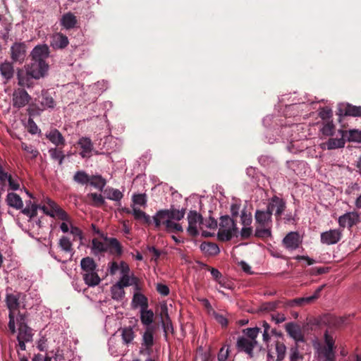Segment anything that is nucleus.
<instances>
[{"label":"nucleus","instance_id":"obj_1","mask_svg":"<svg viewBox=\"0 0 361 361\" xmlns=\"http://www.w3.org/2000/svg\"><path fill=\"white\" fill-rule=\"evenodd\" d=\"M41 209L47 215L62 221L59 228L63 233L70 232L73 236V240L76 238L82 240L83 234L81 229L73 224L71 216L54 200L49 197L45 198Z\"/></svg>","mask_w":361,"mask_h":361},{"label":"nucleus","instance_id":"obj_2","mask_svg":"<svg viewBox=\"0 0 361 361\" xmlns=\"http://www.w3.org/2000/svg\"><path fill=\"white\" fill-rule=\"evenodd\" d=\"M185 214V209L179 210L171 208L159 210L152 217L154 227L160 228L163 226L169 233L182 232L183 227L178 221L183 219Z\"/></svg>","mask_w":361,"mask_h":361},{"label":"nucleus","instance_id":"obj_3","mask_svg":"<svg viewBox=\"0 0 361 361\" xmlns=\"http://www.w3.org/2000/svg\"><path fill=\"white\" fill-rule=\"evenodd\" d=\"M49 51L47 44L37 45L31 52V63L25 67L29 71V74L35 80H39L43 78L48 69L49 65L46 63V59L49 57Z\"/></svg>","mask_w":361,"mask_h":361},{"label":"nucleus","instance_id":"obj_4","mask_svg":"<svg viewBox=\"0 0 361 361\" xmlns=\"http://www.w3.org/2000/svg\"><path fill=\"white\" fill-rule=\"evenodd\" d=\"M272 213L267 207V210L257 209L255 214L256 228L255 235L260 238H267L271 236Z\"/></svg>","mask_w":361,"mask_h":361},{"label":"nucleus","instance_id":"obj_5","mask_svg":"<svg viewBox=\"0 0 361 361\" xmlns=\"http://www.w3.org/2000/svg\"><path fill=\"white\" fill-rule=\"evenodd\" d=\"M81 274L85 283L89 287L99 284L101 279L97 273V265L90 257H84L80 261Z\"/></svg>","mask_w":361,"mask_h":361},{"label":"nucleus","instance_id":"obj_6","mask_svg":"<svg viewBox=\"0 0 361 361\" xmlns=\"http://www.w3.org/2000/svg\"><path fill=\"white\" fill-rule=\"evenodd\" d=\"M259 329L247 328L243 330V335L238 338L236 347L240 352H245L250 356H252L253 349L256 347V340L259 334Z\"/></svg>","mask_w":361,"mask_h":361},{"label":"nucleus","instance_id":"obj_7","mask_svg":"<svg viewBox=\"0 0 361 361\" xmlns=\"http://www.w3.org/2000/svg\"><path fill=\"white\" fill-rule=\"evenodd\" d=\"M238 233V228L234 220L226 215L220 218L217 237L219 240L228 241Z\"/></svg>","mask_w":361,"mask_h":361},{"label":"nucleus","instance_id":"obj_8","mask_svg":"<svg viewBox=\"0 0 361 361\" xmlns=\"http://www.w3.org/2000/svg\"><path fill=\"white\" fill-rule=\"evenodd\" d=\"M55 105V101L49 94L48 91L42 90L41 96L39 97V104H30L27 109V112L30 116L39 115L47 109H54Z\"/></svg>","mask_w":361,"mask_h":361},{"label":"nucleus","instance_id":"obj_9","mask_svg":"<svg viewBox=\"0 0 361 361\" xmlns=\"http://www.w3.org/2000/svg\"><path fill=\"white\" fill-rule=\"evenodd\" d=\"M325 345L320 347L317 350V357L319 361H335V340L326 330L324 335Z\"/></svg>","mask_w":361,"mask_h":361},{"label":"nucleus","instance_id":"obj_10","mask_svg":"<svg viewBox=\"0 0 361 361\" xmlns=\"http://www.w3.org/2000/svg\"><path fill=\"white\" fill-rule=\"evenodd\" d=\"M17 322L18 324V331L17 335L18 346L21 350H25V343L32 341V330L25 323V317L23 314L18 315L17 317Z\"/></svg>","mask_w":361,"mask_h":361},{"label":"nucleus","instance_id":"obj_11","mask_svg":"<svg viewBox=\"0 0 361 361\" xmlns=\"http://www.w3.org/2000/svg\"><path fill=\"white\" fill-rule=\"evenodd\" d=\"M303 235L298 231H290L283 238L281 244L289 252L302 248Z\"/></svg>","mask_w":361,"mask_h":361},{"label":"nucleus","instance_id":"obj_12","mask_svg":"<svg viewBox=\"0 0 361 361\" xmlns=\"http://www.w3.org/2000/svg\"><path fill=\"white\" fill-rule=\"evenodd\" d=\"M360 222V214L355 210L347 212L338 218V224L342 231L345 228L351 230L353 226H357Z\"/></svg>","mask_w":361,"mask_h":361},{"label":"nucleus","instance_id":"obj_13","mask_svg":"<svg viewBox=\"0 0 361 361\" xmlns=\"http://www.w3.org/2000/svg\"><path fill=\"white\" fill-rule=\"evenodd\" d=\"M6 304L9 310L8 329L12 334L16 332L14 312L19 307V298L13 294H8L6 297Z\"/></svg>","mask_w":361,"mask_h":361},{"label":"nucleus","instance_id":"obj_14","mask_svg":"<svg viewBox=\"0 0 361 361\" xmlns=\"http://www.w3.org/2000/svg\"><path fill=\"white\" fill-rule=\"evenodd\" d=\"M31 99V96L24 88H16L12 93V105L13 108L22 109L29 104Z\"/></svg>","mask_w":361,"mask_h":361},{"label":"nucleus","instance_id":"obj_15","mask_svg":"<svg viewBox=\"0 0 361 361\" xmlns=\"http://www.w3.org/2000/svg\"><path fill=\"white\" fill-rule=\"evenodd\" d=\"M343 231L338 227V228L329 229L324 231L320 235L321 243L326 245H331L338 243L342 238Z\"/></svg>","mask_w":361,"mask_h":361},{"label":"nucleus","instance_id":"obj_16","mask_svg":"<svg viewBox=\"0 0 361 361\" xmlns=\"http://www.w3.org/2000/svg\"><path fill=\"white\" fill-rule=\"evenodd\" d=\"M269 210L274 215L277 219H281L286 208V201L276 195H274L269 200L267 204Z\"/></svg>","mask_w":361,"mask_h":361},{"label":"nucleus","instance_id":"obj_17","mask_svg":"<svg viewBox=\"0 0 361 361\" xmlns=\"http://www.w3.org/2000/svg\"><path fill=\"white\" fill-rule=\"evenodd\" d=\"M188 226L187 231L192 236H196L198 234V226L202 223V216L196 211H190L188 214Z\"/></svg>","mask_w":361,"mask_h":361},{"label":"nucleus","instance_id":"obj_18","mask_svg":"<svg viewBox=\"0 0 361 361\" xmlns=\"http://www.w3.org/2000/svg\"><path fill=\"white\" fill-rule=\"evenodd\" d=\"M156 331L155 326L145 327L142 336V346L148 353L152 351L154 345V334Z\"/></svg>","mask_w":361,"mask_h":361},{"label":"nucleus","instance_id":"obj_19","mask_svg":"<svg viewBox=\"0 0 361 361\" xmlns=\"http://www.w3.org/2000/svg\"><path fill=\"white\" fill-rule=\"evenodd\" d=\"M26 56L25 42H15L11 47V58L13 61L22 62Z\"/></svg>","mask_w":361,"mask_h":361},{"label":"nucleus","instance_id":"obj_20","mask_svg":"<svg viewBox=\"0 0 361 361\" xmlns=\"http://www.w3.org/2000/svg\"><path fill=\"white\" fill-rule=\"evenodd\" d=\"M78 145L81 149L79 154L82 158H89L92 156L94 146L90 137H80L78 141Z\"/></svg>","mask_w":361,"mask_h":361},{"label":"nucleus","instance_id":"obj_21","mask_svg":"<svg viewBox=\"0 0 361 361\" xmlns=\"http://www.w3.org/2000/svg\"><path fill=\"white\" fill-rule=\"evenodd\" d=\"M69 41L66 35L56 32L51 35L50 45L54 49H62L68 45Z\"/></svg>","mask_w":361,"mask_h":361},{"label":"nucleus","instance_id":"obj_22","mask_svg":"<svg viewBox=\"0 0 361 361\" xmlns=\"http://www.w3.org/2000/svg\"><path fill=\"white\" fill-rule=\"evenodd\" d=\"M104 241L106 243L107 251L111 255L120 257L123 254V246L119 240L116 238L105 237Z\"/></svg>","mask_w":361,"mask_h":361},{"label":"nucleus","instance_id":"obj_23","mask_svg":"<svg viewBox=\"0 0 361 361\" xmlns=\"http://www.w3.org/2000/svg\"><path fill=\"white\" fill-rule=\"evenodd\" d=\"M46 137L54 145L61 148L66 145V140L61 133L56 128L51 130L46 134Z\"/></svg>","mask_w":361,"mask_h":361},{"label":"nucleus","instance_id":"obj_24","mask_svg":"<svg viewBox=\"0 0 361 361\" xmlns=\"http://www.w3.org/2000/svg\"><path fill=\"white\" fill-rule=\"evenodd\" d=\"M286 331L295 341H303V334L298 324L293 322L287 323L286 324Z\"/></svg>","mask_w":361,"mask_h":361},{"label":"nucleus","instance_id":"obj_25","mask_svg":"<svg viewBox=\"0 0 361 361\" xmlns=\"http://www.w3.org/2000/svg\"><path fill=\"white\" fill-rule=\"evenodd\" d=\"M60 24L66 30H71L78 27L77 17L71 12L64 13L61 19Z\"/></svg>","mask_w":361,"mask_h":361},{"label":"nucleus","instance_id":"obj_26","mask_svg":"<svg viewBox=\"0 0 361 361\" xmlns=\"http://www.w3.org/2000/svg\"><path fill=\"white\" fill-rule=\"evenodd\" d=\"M161 317H162L161 326L164 329L165 334L166 335L168 331L173 332V328L172 322L169 315L168 308L166 305H163L161 306Z\"/></svg>","mask_w":361,"mask_h":361},{"label":"nucleus","instance_id":"obj_27","mask_svg":"<svg viewBox=\"0 0 361 361\" xmlns=\"http://www.w3.org/2000/svg\"><path fill=\"white\" fill-rule=\"evenodd\" d=\"M342 137H344L345 141L349 142H361V130L357 129H352L349 130H339Z\"/></svg>","mask_w":361,"mask_h":361},{"label":"nucleus","instance_id":"obj_28","mask_svg":"<svg viewBox=\"0 0 361 361\" xmlns=\"http://www.w3.org/2000/svg\"><path fill=\"white\" fill-rule=\"evenodd\" d=\"M6 202L8 206L16 210H20L23 207L22 198L15 192H8L6 195Z\"/></svg>","mask_w":361,"mask_h":361},{"label":"nucleus","instance_id":"obj_29","mask_svg":"<svg viewBox=\"0 0 361 361\" xmlns=\"http://www.w3.org/2000/svg\"><path fill=\"white\" fill-rule=\"evenodd\" d=\"M17 79L18 85L22 88L25 87L30 88L33 86L32 79L34 78L29 74V71L26 69L25 73L20 71H18Z\"/></svg>","mask_w":361,"mask_h":361},{"label":"nucleus","instance_id":"obj_30","mask_svg":"<svg viewBox=\"0 0 361 361\" xmlns=\"http://www.w3.org/2000/svg\"><path fill=\"white\" fill-rule=\"evenodd\" d=\"M140 321L145 327L154 326L152 324L154 322V314L152 310L148 307L140 310Z\"/></svg>","mask_w":361,"mask_h":361},{"label":"nucleus","instance_id":"obj_31","mask_svg":"<svg viewBox=\"0 0 361 361\" xmlns=\"http://www.w3.org/2000/svg\"><path fill=\"white\" fill-rule=\"evenodd\" d=\"M323 289V286H319L314 293V294L309 297L298 298L293 300L291 304L297 305H302L305 303L308 304L314 302L316 299L319 297L320 292Z\"/></svg>","mask_w":361,"mask_h":361},{"label":"nucleus","instance_id":"obj_32","mask_svg":"<svg viewBox=\"0 0 361 361\" xmlns=\"http://www.w3.org/2000/svg\"><path fill=\"white\" fill-rule=\"evenodd\" d=\"M201 251L208 256L216 255L219 253V248L216 243L210 242H203L200 245Z\"/></svg>","mask_w":361,"mask_h":361},{"label":"nucleus","instance_id":"obj_33","mask_svg":"<svg viewBox=\"0 0 361 361\" xmlns=\"http://www.w3.org/2000/svg\"><path fill=\"white\" fill-rule=\"evenodd\" d=\"M119 331H121V338L124 344L128 345L133 342L135 337L133 327L126 326L121 328Z\"/></svg>","mask_w":361,"mask_h":361},{"label":"nucleus","instance_id":"obj_34","mask_svg":"<svg viewBox=\"0 0 361 361\" xmlns=\"http://www.w3.org/2000/svg\"><path fill=\"white\" fill-rule=\"evenodd\" d=\"M0 73L7 81L13 77L14 68L11 63L5 61L0 66Z\"/></svg>","mask_w":361,"mask_h":361},{"label":"nucleus","instance_id":"obj_35","mask_svg":"<svg viewBox=\"0 0 361 361\" xmlns=\"http://www.w3.org/2000/svg\"><path fill=\"white\" fill-rule=\"evenodd\" d=\"M38 207L36 204L32 203L30 200L26 202V207L20 209L21 213L32 220L37 214Z\"/></svg>","mask_w":361,"mask_h":361},{"label":"nucleus","instance_id":"obj_36","mask_svg":"<svg viewBox=\"0 0 361 361\" xmlns=\"http://www.w3.org/2000/svg\"><path fill=\"white\" fill-rule=\"evenodd\" d=\"M132 304L134 307H140V310L148 307V300L141 293H134Z\"/></svg>","mask_w":361,"mask_h":361},{"label":"nucleus","instance_id":"obj_37","mask_svg":"<svg viewBox=\"0 0 361 361\" xmlns=\"http://www.w3.org/2000/svg\"><path fill=\"white\" fill-rule=\"evenodd\" d=\"M92 252L94 255H100L103 252L107 251L106 245L98 240L97 238H93L92 240V246H91Z\"/></svg>","mask_w":361,"mask_h":361},{"label":"nucleus","instance_id":"obj_38","mask_svg":"<svg viewBox=\"0 0 361 361\" xmlns=\"http://www.w3.org/2000/svg\"><path fill=\"white\" fill-rule=\"evenodd\" d=\"M132 214L135 220L142 221L144 224L148 225L152 223L150 216L140 209L133 207Z\"/></svg>","mask_w":361,"mask_h":361},{"label":"nucleus","instance_id":"obj_39","mask_svg":"<svg viewBox=\"0 0 361 361\" xmlns=\"http://www.w3.org/2000/svg\"><path fill=\"white\" fill-rule=\"evenodd\" d=\"M321 324L329 327H336L341 324V321L335 315L328 314L321 318Z\"/></svg>","mask_w":361,"mask_h":361},{"label":"nucleus","instance_id":"obj_40","mask_svg":"<svg viewBox=\"0 0 361 361\" xmlns=\"http://www.w3.org/2000/svg\"><path fill=\"white\" fill-rule=\"evenodd\" d=\"M106 180L101 175H92L90 178L89 184L100 190L106 185Z\"/></svg>","mask_w":361,"mask_h":361},{"label":"nucleus","instance_id":"obj_41","mask_svg":"<svg viewBox=\"0 0 361 361\" xmlns=\"http://www.w3.org/2000/svg\"><path fill=\"white\" fill-rule=\"evenodd\" d=\"M59 245L66 253L71 257L73 255V244L71 240L66 236H62L59 240Z\"/></svg>","mask_w":361,"mask_h":361},{"label":"nucleus","instance_id":"obj_42","mask_svg":"<svg viewBox=\"0 0 361 361\" xmlns=\"http://www.w3.org/2000/svg\"><path fill=\"white\" fill-rule=\"evenodd\" d=\"M72 355L73 354L71 350L58 348L54 358L55 361H71Z\"/></svg>","mask_w":361,"mask_h":361},{"label":"nucleus","instance_id":"obj_43","mask_svg":"<svg viewBox=\"0 0 361 361\" xmlns=\"http://www.w3.org/2000/svg\"><path fill=\"white\" fill-rule=\"evenodd\" d=\"M90 176L82 170L78 171L73 176V180L80 185H87L90 183Z\"/></svg>","mask_w":361,"mask_h":361},{"label":"nucleus","instance_id":"obj_44","mask_svg":"<svg viewBox=\"0 0 361 361\" xmlns=\"http://www.w3.org/2000/svg\"><path fill=\"white\" fill-rule=\"evenodd\" d=\"M123 288L124 287L117 283L113 285L111 288V298L116 300H122L125 295V291Z\"/></svg>","mask_w":361,"mask_h":361},{"label":"nucleus","instance_id":"obj_45","mask_svg":"<svg viewBox=\"0 0 361 361\" xmlns=\"http://www.w3.org/2000/svg\"><path fill=\"white\" fill-rule=\"evenodd\" d=\"M326 144L328 149L343 148L345 146V140L344 137H341V138H330Z\"/></svg>","mask_w":361,"mask_h":361},{"label":"nucleus","instance_id":"obj_46","mask_svg":"<svg viewBox=\"0 0 361 361\" xmlns=\"http://www.w3.org/2000/svg\"><path fill=\"white\" fill-rule=\"evenodd\" d=\"M49 154L52 159L58 161L59 165L63 164L65 155L61 149L56 147L50 148L49 149Z\"/></svg>","mask_w":361,"mask_h":361},{"label":"nucleus","instance_id":"obj_47","mask_svg":"<svg viewBox=\"0 0 361 361\" xmlns=\"http://www.w3.org/2000/svg\"><path fill=\"white\" fill-rule=\"evenodd\" d=\"M305 148V146L299 140L290 142L287 147L288 150L293 154L302 152Z\"/></svg>","mask_w":361,"mask_h":361},{"label":"nucleus","instance_id":"obj_48","mask_svg":"<svg viewBox=\"0 0 361 361\" xmlns=\"http://www.w3.org/2000/svg\"><path fill=\"white\" fill-rule=\"evenodd\" d=\"M335 130V126L333 121H326L323 124L322 128L320 129L322 134L324 136H331L334 135Z\"/></svg>","mask_w":361,"mask_h":361},{"label":"nucleus","instance_id":"obj_49","mask_svg":"<svg viewBox=\"0 0 361 361\" xmlns=\"http://www.w3.org/2000/svg\"><path fill=\"white\" fill-rule=\"evenodd\" d=\"M344 114L345 116L354 117L361 116V106L348 104L345 108Z\"/></svg>","mask_w":361,"mask_h":361},{"label":"nucleus","instance_id":"obj_50","mask_svg":"<svg viewBox=\"0 0 361 361\" xmlns=\"http://www.w3.org/2000/svg\"><path fill=\"white\" fill-rule=\"evenodd\" d=\"M6 181L8 183L9 189L11 190H18L20 189V178L17 176H13L11 173L6 178Z\"/></svg>","mask_w":361,"mask_h":361},{"label":"nucleus","instance_id":"obj_51","mask_svg":"<svg viewBox=\"0 0 361 361\" xmlns=\"http://www.w3.org/2000/svg\"><path fill=\"white\" fill-rule=\"evenodd\" d=\"M276 352L277 355L276 360L277 361H281L284 359L286 352V347L285 344L282 342L277 341L275 345Z\"/></svg>","mask_w":361,"mask_h":361},{"label":"nucleus","instance_id":"obj_52","mask_svg":"<svg viewBox=\"0 0 361 361\" xmlns=\"http://www.w3.org/2000/svg\"><path fill=\"white\" fill-rule=\"evenodd\" d=\"M135 276L133 274L121 275L119 280L116 283L124 288L128 287L131 286L133 280L135 279Z\"/></svg>","mask_w":361,"mask_h":361},{"label":"nucleus","instance_id":"obj_53","mask_svg":"<svg viewBox=\"0 0 361 361\" xmlns=\"http://www.w3.org/2000/svg\"><path fill=\"white\" fill-rule=\"evenodd\" d=\"M318 115L320 118L326 121H332L333 112L329 107L320 108L319 110Z\"/></svg>","mask_w":361,"mask_h":361},{"label":"nucleus","instance_id":"obj_54","mask_svg":"<svg viewBox=\"0 0 361 361\" xmlns=\"http://www.w3.org/2000/svg\"><path fill=\"white\" fill-rule=\"evenodd\" d=\"M21 148L27 154H30V158L35 159L39 154V151L32 145H28L25 142L21 143Z\"/></svg>","mask_w":361,"mask_h":361},{"label":"nucleus","instance_id":"obj_55","mask_svg":"<svg viewBox=\"0 0 361 361\" xmlns=\"http://www.w3.org/2000/svg\"><path fill=\"white\" fill-rule=\"evenodd\" d=\"M123 197V193L118 189L111 188L107 191L106 197L111 200L120 201Z\"/></svg>","mask_w":361,"mask_h":361},{"label":"nucleus","instance_id":"obj_56","mask_svg":"<svg viewBox=\"0 0 361 361\" xmlns=\"http://www.w3.org/2000/svg\"><path fill=\"white\" fill-rule=\"evenodd\" d=\"M134 204L145 207L147 204V196L145 193L135 194L132 197Z\"/></svg>","mask_w":361,"mask_h":361},{"label":"nucleus","instance_id":"obj_57","mask_svg":"<svg viewBox=\"0 0 361 361\" xmlns=\"http://www.w3.org/2000/svg\"><path fill=\"white\" fill-rule=\"evenodd\" d=\"M230 346L224 345L223 346L217 355V358L219 361H226L230 353Z\"/></svg>","mask_w":361,"mask_h":361},{"label":"nucleus","instance_id":"obj_58","mask_svg":"<svg viewBox=\"0 0 361 361\" xmlns=\"http://www.w3.org/2000/svg\"><path fill=\"white\" fill-rule=\"evenodd\" d=\"M27 128V131L32 135H35L37 133L40 132V130L38 128V126H37L36 123L31 118H28Z\"/></svg>","mask_w":361,"mask_h":361},{"label":"nucleus","instance_id":"obj_59","mask_svg":"<svg viewBox=\"0 0 361 361\" xmlns=\"http://www.w3.org/2000/svg\"><path fill=\"white\" fill-rule=\"evenodd\" d=\"M88 196L91 198L94 204L97 207L101 206L104 203V200L101 194L90 193Z\"/></svg>","mask_w":361,"mask_h":361},{"label":"nucleus","instance_id":"obj_60","mask_svg":"<svg viewBox=\"0 0 361 361\" xmlns=\"http://www.w3.org/2000/svg\"><path fill=\"white\" fill-rule=\"evenodd\" d=\"M4 165H6V162L1 160L0 161V182L2 184H4L6 182V178L8 177V173L4 169Z\"/></svg>","mask_w":361,"mask_h":361},{"label":"nucleus","instance_id":"obj_61","mask_svg":"<svg viewBox=\"0 0 361 361\" xmlns=\"http://www.w3.org/2000/svg\"><path fill=\"white\" fill-rule=\"evenodd\" d=\"M157 290L159 294L164 296H167L170 293L169 287L162 283L157 284Z\"/></svg>","mask_w":361,"mask_h":361},{"label":"nucleus","instance_id":"obj_62","mask_svg":"<svg viewBox=\"0 0 361 361\" xmlns=\"http://www.w3.org/2000/svg\"><path fill=\"white\" fill-rule=\"evenodd\" d=\"M214 317L215 320L220 324L222 326H226L228 324V320L227 319L223 316L222 314H220L219 313L214 312Z\"/></svg>","mask_w":361,"mask_h":361},{"label":"nucleus","instance_id":"obj_63","mask_svg":"<svg viewBox=\"0 0 361 361\" xmlns=\"http://www.w3.org/2000/svg\"><path fill=\"white\" fill-rule=\"evenodd\" d=\"M271 319L276 324H280L286 321V317L283 313H276L271 315Z\"/></svg>","mask_w":361,"mask_h":361},{"label":"nucleus","instance_id":"obj_64","mask_svg":"<svg viewBox=\"0 0 361 361\" xmlns=\"http://www.w3.org/2000/svg\"><path fill=\"white\" fill-rule=\"evenodd\" d=\"M209 270H210V273H211L212 276H213V278L219 283L221 284V279L222 278L221 273L217 269H215V268H211Z\"/></svg>","mask_w":361,"mask_h":361}]
</instances>
